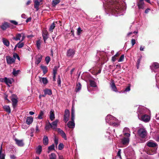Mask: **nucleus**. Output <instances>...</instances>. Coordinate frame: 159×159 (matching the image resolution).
Here are the masks:
<instances>
[{
    "label": "nucleus",
    "mask_w": 159,
    "mask_h": 159,
    "mask_svg": "<svg viewBox=\"0 0 159 159\" xmlns=\"http://www.w3.org/2000/svg\"><path fill=\"white\" fill-rule=\"evenodd\" d=\"M48 153H49L50 151H51L52 150H54V144H52L51 146H49L48 147Z\"/></svg>",
    "instance_id": "79ce46f5"
},
{
    "label": "nucleus",
    "mask_w": 159,
    "mask_h": 159,
    "mask_svg": "<svg viewBox=\"0 0 159 159\" xmlns=\"http://www.w3.org/2000/svg\"><path fill=\"white\" fill-rule=\"evenodd\" d=\"M41 41L40 40L37 41L36 44L38 49H39L40 48Z\"/></svg>",
    "instance_id": "c03bdc74"
},
{
    "label": "nucleus",
    "mask_w": 159,
    "mask_h": 159,
    "mask_svg": "<svg viewBox=\"0 0 159 159\" xmlns=\"http://www.w3.org/2000/svg\"><path fill=\"white\" fill-rule=\"evenodd\" d=\"M147 109L146 108L142 106H140L138 107L137 113L138 118H142V117H146V119H149V116L148 115L144 114L146 112Z\"/></svg>",
    "instance_id": "20e7f679"
},
{
    "label": "nucleus",
    "mask_w": 159,
    "mask_h": 159,
    "mask_svg": "<svg viewBox=\"0 0 159 159\" xmlns=\"http://www.w3.org/2000/svg\"><path fill=\"white\" fill-rule=\"evenodd\" d=\"M19 71L20 70H16L15 69H14L13 70L12 74L14 76H16L19 74Z\"/></svg>",
    "instance_id": "a19ab883"
},
{
    "label": "nucleus",
    "mask_w": 159,
    "mask_h": 159,
    "mask_svg": "<svg viewBox=\"0 0 159 159\" xmlns=\"http://www.w3.org/2000/svg\"><path fill=\"white\" fill-rule=\"evenodd\" d=\"M2 41L3 44L7 47H8L10 45L9 41L6 39L3 38L2 39Z\"/></svg>",
    "instance_id": "bb28decb"
},
{
    "label": "nucleus",
    "mask_w": 159,
    "mask_h": 159,
    "mask_svg": "<svg viewBox=\"0 0 159 159\" xmlns=\"http://www.w3.org/2000/svg\"><path fill=\"white\" fill-rule=\"evenodd\" d=\"M64 148V145L62 143H60L58 145V148L59 150H61Z\"/></svg>",
    "instance_id": "5fc2aeb1"
},
{
    "label": "nucleus",
    "mask_w": 159,
    "mask_h": 159,
    "mask_svg": "<svg viewBox=\"0 0 159 159\" xmlns=\"http://www.w3.org/2000/svg\"><path fill=\"white\" fill-rule=\"evenodd\" d=\"M121 142L123 144H127L129 142V139L127 138H124L122 139Z\"/></svg>",
    "instance_id": "c756f323"
},
{
    "label": "nucleus",
    "mask_w": 159,
    "mask_h": 159,
    "mask_svg": "<svg viewBox=\"0 0 159 159\" xmlns=\"http://www.w3.org/2000/svg\"><path fill=\"white\" fill-rule=\"evenodd\" d=\"M117 155L118 157H119L120 159H122L121 156V149H119L117 153Z\"/></svg>",
    "instance_id": "13d9d810"
},
{
    "label": "nucleus",
    "mask_w": 159,
    "mask_h": 159,
    "mask_svg": "<svg viewBox=\"0 0 159 159\" xmlns=\"http://www.w3.org/2000/svg\"><path fill=\"white\" fill-rule=\"evenodd\" d=\"M11 100L12 102V105L14 108H15L17 104L18 100L16 98H13L11 99Z\"/></svg>",
    "instance_id": "a878e982"
},
{
    "label": "nucleus",
    "mask_w": 159,
    "mask_h": 159,
    "mask_svg": "<svg viewBox=\"0 0 159 159\" xmlns=\"http://www.w3.org/2000/svg\"><path fill=\"white\" fill-rule=\"evenodd\" d=\"M125 56L124 54L122 55L120 57V58L119 59V60H118V62H122L123 61L124 59Z\"/></svg>",
    "instance_id": "4d7b16f0"
},
{
    "label": "nucleus",
    "mask_w": 159,
    "mask_h": 159,
    "mask_svg": "<svg viewBox=\"0 0 159 159\" xmlns=\"http://www.w3.org/2000/svg\"><path fill=\"white\" fill-rule=\"evenodd\" d=\"M81 31L82 30H81L80 28L79 27L78 28L77 31V34L78 35H79L80 34Z\"/></svg>",
    "instance_id": "69168bd1"
},
{
    "label": "nucleus",
    "mask_w": 159,
    "mask_h": 159,
    "mask_svg": "<svg viewBox=\"0 0 159 159\" xmlns=\"http://www.w3.org/2000/svg\"><path fill=\"white\" fill-rule=\"evenodd\" d=\"M3 108L7 112L9 113H11L10 108L9 106L5 105L3 107Z\"/></svg>",
    "instance_id": "c9c22d12"
},
{
    "label": "nucleus",
    "mask_w": 159,
    "mask_h": 159,
    "mask_svg": "<svg viewBox=\"0 0 159 159\" xmlns=\"http://www.w3.org/2000/svg\"><path fill=\"white\" fill-rule=\"evenodd\" d=\"M75 53L74 50L73 49H70L68 50L67 52V56L70 57H73Z\"/></svg>",
    "instance_id": "2eb2a0df"
},
{
    "label": "nucleus",
    "mask_w": 159,
    "mask_h": 159,
    "mask_svg": "<svg viewBox=\"0 0 159 159\" xmlns=\"http://www.w3.org/2000/svg\"><path fill=\"white\" fill-rule=\"evenodd\" d=\"M138 7L139 9H143L144 8V5L143 0H139L138 2Z\"/></svg>",
    "instance_id": "a211bd4d"
},
{
    "label": "nucleus",
    "mask_w": 159,
    "mask_h": 159,
    "mask_svg": "<svg viewBox=\"0 0 159 159\" xmlns=\"http://www.w3.org/2000/svg\"><path fill=\"white\" fill-rule=\"evenodd\" d=\"M70 111L68 109H66L64 115L63 120L65 123H66L69 120L70 117Z\"/></svg>",
    "instance_id": "0eeeda50"
},
{
    "label": "nucleus",
    "mask_w": 159,
    "mask_h": 159,
    "mask_svg": "<svg viewBox=\"0 0 159 159\" xmlns=\"http://www.w3.org/2000/svg\"><path fill=\"white\" fill-rule=\"evenodd\" d=\"M137 134L140 138L145 139L147 135V132L144 127L141 125L138 127Z\"/></svg>",
    "instance_id": "7ed1b4c3"
},
{
    "label": "nucleus",
    "mask_w": 159,
    "mask_h": 159,
    "mask_svg": "<svg viewBox=\"0 0 159 159\" xmlns=\"http://www.w3.org/2000/svg\"><path fill=\"white\" fill-rule=\"evenodd\" d=\"M129 132V128L127 127H125L124 128L123 130V133H128V132Z\"/></svg>",
    "instance_id": "bf43d9fd"
},
{
    "label": "nucleus",
    "mask_w": 159,
    "mask_h": 159,
    "mask_svg": "<svg viewBox=\"0 0 159 159\" xmlns=\"http://www.w3.org/2000/svg\"><path fill=\"white\" fill-rule=\"evenodd\" d=\"M60 2V0H53L52 2V5L53 6L55 7Z\"/></svg>",
    "instance_id": "e433bc0d"
},
{
    "label": "nucleus",
    "mask_w": 159,
    "mask_h": 159,
    "mask_svg": "<svg viewBox=\"0 0 159 159\" xmlns=\"http://www.w3.org/2000/svg\"><path fill=\"white\" fill-rule=\"evenodd\" d=\"M50 57L49 56H47L45 57V61L47 64H48L50 61Z\"/></svg>",
    "instance_id": "603ef678"
},
{
    "label": "nucleus",
    "mask_w": 159,
    "mask_h": 159,
    "mask_svg": "<svg viewBox=\"0 0 159 159\" xmlns=\"http://www.w3.org/2000/svg\"><path fill=\"white\" fill-rule=\"evenodd\" d=\"M42 151V147L41 145H39L36 149V152L40 154Z\"/></svg>",
    "instance_id": "2f4dec72"
},
{
    "label": "nucleus",
    "mask_w": 159,
    "mask_h": 159,
    "mask_svg": "<svg viewBox=\"0 0 159 159\" xmlns=\"http://www.w3.org/2000/svg\"><path fill=\"white\" fill-rule=\"evenodd\" d=\"M21 34V35H22V36H21V41H22L25 39V34L23 33H22Z\"/></svg>",
    "instance_id": "774afa93"
},
{
    "label": "nucleus",
    "mask_w": 159,
    "mask_h": 159,
    "mask_svg": "<svg viewBox=\"0 0 159 159\" xmlns=\"http://www.w3.org/2000/svg\"><path fill=\"white\" fill-rule=\"evenodd\" d=\"M57 130L58 132L60 134L62 137L65 140H67V138L66 135L64 131L59 128H57Z\"/></svg>",
    "instance_id": "9b49d317"
},
{
    "label": "nucleus",
    "mask_w": 159,
    "mask_h": 159,
    "mask_svg": "<svg viewBox=\"0 0 159 159\" xmlns=\"http://www.w3.org/2000/svg\"><path fill=\"white\" fill-rule=\"evenodd\" d=\"M50 128H52L50 122L46 124L45 126V129L46 130H49Z\"/></svg>",
    "instance_id": "de8ad7c7"
},
{
    "label": "nucleus",
    "mask_w": 159,
    "mask_h": 159,
    "mask_svg": "<svg viewBox=\"0 0 159 159\" xmlns=\"http://www.w3.org/2000/svg\"><path fill=\"white\" fill-rule=\"evenodd\" d=\"M112 127L109 128V129L107 130V131L106 132V134L105 136L106 137H109V135L111 134H112L115 132V129H113V130H110V129H111Z\"/></svg>",
    "instance_id": "f3484780"
},
{
    "label": "nucleus",
    "mask_w": 159,
    "mask_h": 159,
    "mask_svg": "<svg viewBox=\"0 0 159 159\" xmlns=\"http://www.w3.org/2000/svg\"><path fill=\"white\" fill-rule=\"evenodd\" d=\"M16 143L19 147H23L24 145V143L23 140H19L16 138L14 139Z\"/></svg>",
    "instance_id": "4468645a"
},
{
    "label": "nucleus",
    "mask_w": 159,
    "mask_h": 159,
    "mask_svg": "<svg viewBox=\"0 0 159 159\" xmlns=\"http://www.w3.org/2000/svg\"><path fill=\"white\" fill-rule=\"evenodd\" d=\"M58 120H55L52 122L51 123H50L52 128L54 129H55L57 127V124L58 122Z\"/></svg>",
    "instance_id": "6ab92c4d"
},
{
    "label": "nucleus",
    "mask_w": 159,
    "mask_h": 159,
    "mask_svg": "<svg viewBox=\"0 0 159 159\" xmlns=\"http://www.w3.org/2000/svg\"><path fill=\"white\" fill-rule=\"evenodd\" d=\"M42 56L41 55H38L36 56L35 63L36 65H38L41 61Z\"/></svg>",
    "instance_id": "dca6fc26"
},
{
    "label": "nucleus",
    "mask_w": 159,
    "mask_h": 159,
    "mask_svg": "<svg viewBox=\"0 0 159 159\" xmlns=\"http://www.w3.org/2000/svg\"><path fill=\"white\" fill-rule=\"evenodd\" d=\"M142 117V118H138L140 120H142V121H143L145 122H148L149 121V120H150V117L149 116V119H146V118H147L146 117Z\"/></svg>",
    "instance_id": "4c0bfd02"
},
{
    "label": "nucleus",
    "mask_w": 159,
    "mask_h": 159,
    "mask_svg": "<svg viewBox=\"0 0 159 159\" xmlns=\"http://www.w3.org/2000/svg\"><path fill=\"white\" fill-rule=\"evenodd\" d=\"M131 42L132 46H134L136 43L135 40L134 39H132Z\"/></svg>",
    "instance_id": "338daca9"
},
{
    "label": "nucleus",
    "mask_w": 159,
    "mask_h": 159,
    "mask_svg": "<svg viewBox=\"0 0 159 159\" xmlns=\"http://www.w3.org/2000/svg\"><path fill=\"white\" fill-rule=\"evenodd\" d=\"M75 117H74L73 119H72V117H71V120L69 121L67 123V125L68 127L71 129H74L75 127Z\"/></svg>",
    "instance_id": "6e6552de"
},
{
    "label": "nucleus",
    "mask_w": 159,
    "mask_h": 159,
    "mask_svg": "<svg viewBox=\"0 0 159 159\" xmlns=\"http://www.w3.org/2000/svg\"><path fill=\"white\" fill-rule=\"evenodd\" d=\"M43 92L49 96H51L52 94V90L50 89H46L43 90Z\"/></svg>",
    "instance_id": "393cba45"
},
{
    "label": "nucleus",
    "mask_w": 159,
    "mask_h": 159,
    "mask_svg": "<svg viewBox=\"0 0 159 159\" xmlns=\"http://www.w3.org/2000/svg\"><path fill=\"white\" fill-rule=\"evenodd\" d=\"M43 0H34V6L36 10L38 11L39 9V7L40 5V2L42 1Z\"/></svg>",
    "instance_id": "f8f14e48"
},
{
    "label": "nucleus",
    "mask_w": 159,
    "mask_h": 159,
    "mask_svg": "<svg viewBox=\"0 0 159 159\" xmlns=\"http://www.w3.org/2000/svg\"><path fill=\"white\" fill-rule=\"evenodd\" d=\"M152 72L156 73L159 71V64L157 62H154L150 66Z\"/></svg>",
    "instance_id": "39448f33"
},
{
    "label": "nucleus",
    "mask_w": 159,
    "mask_h": 159,
    "mask_svg": "<svg viewBox=\"0 0 159 159\" xmlns=\"http://www.w3.org/2000/svg\"><path fill=\"white\" fill-rule=\"evenodd\" d=\"M10 26V24L7 22H4L0 25V28L3 30H6Z\"/></svg>",
    "instance_id": "9d476101"
},
{
    "label": "nucleus",
    "mask_w": 159,
    "mask_h": 159,
    "mask_svg": "<svg viewBox=\"0 0 159 159\" xmlns=\"http://www.w3.org/2000/svg\"><path fill=\"white\" fill-rule=\"evenodd\" d=\"M44 114L43 112L42 111H40L39 114L38 116V118L39 119H42L43 118V116Z\"/></svg>",
    "instance_id": "49530a36"
},
{
    "label": "nucleus",
    "mask_w": 159,
    "mask_h": 159,
    "mask_svg": "<svg viewBox=\"0 0 159 159\" xmlns=\"http://www.w3.org/2000/svg\"><path fill=\"white\" fill-rule=\"evenodd\" d=\"M7 63L8 64H11L15 62V58L9 56H7L6 57Z\"/></svg>",
    "instance_id": "1a4fd4ad"
},
{
    "label": "nucleus",
    "mask_w": 159,
    "mask_h": 159,
    "mask_svg": "<svg viewBox=\"0 0 159 159\" xmlns=\"http://www.w3.org/2000/svg\"><path fill=\"white\" fill-rule=\"evenodd\" d=\"M13 57L15 58V60L17 58L19 61L20 60V57L17 53H14L13 54Z\"/></svg>",
    "instance_id": "3c124183"
},
{
    "label": "nucleus",
    "mask_w": 159,
    "mask_h": 159,
    "mask_svg": "<svg viewBox=\"0 0 159 159\" xmlns=\"http://www.w3.org/2000/svg\"><path fill=\"white\" fill-rule=\"evenodd\" d=\"M110 85L113 91L115 92H117L118 91L117 88L113 81H111L110 84Z\"/></svg>",
    "instance_id": "aec40b11"
},
{
    "label": "nucleus",
    "mask_w": 159,
    "mask_h": 159,
    "mask_svg": "<svg viewBox=\"0 0 159 159\" xmlns=\"http://www.w3.org/2000/svg\"><path fill=\"white\" fill-rule=\"evenodd\" d=\"M5 83L7 85L9 84H11L12 83L11 79L5 77Z\"/></svg>",
    "instance_id": "473e14b6"
},
{
    "label": "nucleus",
    "mask_w": 159,
    "mask_h": 159,
    "mask_svg": "<svg viewBox=\"0 0 159 159\" xmlns=\"http://www.w3.org/2000/svg\"><path fill=\"white\" fill-rule=\"evenodd\" d=\"M119 54L118 52H117L114 56L112 57V60L113 61L115 62L116 60V57L118 56Z\"/></svg>",
    "instance_id": "a18cd8bd"
},
{
    "label": "nucleus",
    "mask_w": 159,
    "mask_h": 159,
    "mask_svg": "<svg viewBox=\"0 0 159 159\" xmlns=\"http://www.w3.org/2000/svg\"><path fill=\"white\" fill-rule=\"evenodd\" d=\"M40 82H42L45 85L47 84L48 83V80L46 78H41L40 80Z\"/></svg>",
    "instance_id": "f704fd0d"
},
{
    "label": "nucleus",
    "mask_w": 159,
    "mask_h": 159,
    "mask_svg": "<svg viewBox=\"0 0 159 159\" xmlns=\"http://www.w3.org/2000/svg\"><path fill=\"white\" fill-rule=\"evenodd\" d=\"M42 35L44 41L46 43V41L49 38V34L48 31L45 30L43 31Z\"/></svg>",
    "instance_id": "ddd939ff"
},
{
    "label": "nucleus",
    "mask_w": 159,
    "mask_h": 159,
    "mask_svg": "<svg viewBox=\"0 0 159 159\" xmlns=\"http://www.w3.org/2000/svg\"><path fill=\"white\" fill-rule=\"evenodd\" d=\"M50 159H56V155L54 153H52L50 156Z\"/></svg>",
    "instance_id": "864d4df0"
},
{
    "label": "nucleus",
    "mask_w": 159,
    "mask_h": 159,
    "mask_svg": "<svg viewBox=\"0 0 159 159\" xmlns=\"http://www.w3.org/2000/svg\"><path fill=\"white\" fill-rule=\"evenodd\" d=\"M43 144L45 145H47L48 144V137L46 136H44L43 139Z\"/></svg>",
    "instance_id": "c85d7f7f"
},
{
    "label": "nucleus",
    "mask_w": 159,
    "mask_h": 159,
    "mask_svg": "<svg viewBox=\"0 0 159 159\" xmlns=\"http://www.w3.org/2000/svg\"><path fill=\"white\" fill-rule=\"evenodd\" d=\"M33 120V119L32 116H29L27 118L26 122L27 124L30 125L32 123Z\"/></svg>",
    "instance_id": "412c9836"
},
{
    "label": "nucleus",
    "mask_w": 159,
    "mask_h": 159,
    "mask_svg": "<svg viewBox=\"0 0 159 159\" xmlns=\"http://www.w3.org/2000/svg\"><path fill=\"white\" fill-rule=\"evenodd\" d=\"M130 90V86H128L126 88H125V92H129V91Z\"/></svg>",
    "instance_id": "680f3d73"
},
{
    "label": "nucleus",
    "mask_w": 159,
    "mask_h": 159,
    "mask_svg": "<svg viewBox=\"0 0 159 159\" xmlns=\"http://www.w3.org/2000/svg\"><path fill=\"white\" fill-rule=\"evenodd\" d=\"M2 147L0 151V159H5V155L4 154L2 153Z\"/></svg>",
    "instance_id": "6e6d98bb"
},
{
    "label": "nucleus",
    "mask_w": 159,
    "mask_h": 159,
    "mask_svg": "<svg viewBox=\"0 0 159 159\" xmlns=\"http://www.w3.org/2000/svg\"><path fill=\"white\" fill-rule=\"evenodd\" d=\"M21 41L19 42L18 43H17L16 44V46H17L18 48H22L24 45V43H21Z\"/></svg>",
    "instance_id": "37998d69"
},
{
    "label": "nucleus",
    "mask_w": 159,
    "mask_h": 159,
    "mask_svg": "<svg viewBox=\"0 0 159 159\" xmlns=\"http://www.w3.org/2000/svg\"><path fill=\"white\" fill-rule=\"evenodd\" d=\"M40 68L43 70L44 74H45L48 72V69L46 66L41 65Z\"/></svg>",
    "instance_id": "cd10ccee"
},
{
    "label": "nucleus",
    "mask_w": 159,
    "mask_h": 159,
    "mask_svg": "<svg viewBox=\"0 0 159 159\" xmlns=\"http://www.w3.org/2000/svg\"><path fill=\"white\" fill-rule=\"evenodd\" d=\"M71 117H72L73 119L74 117H75V111L73 107H72L71 109Z\"/></svg>",
    "instance_id": "09e8293b"
},
{
    "label": "nucleus",
    "mask_w": 159,
    "mask_h": 159,
    "mask_svg": "<svg viewBox=\"0 0 159 159\" xmlns=\"http://www.w3.org/2000/svg\"><path fill=\"white\" fill-rule=\"evenodd\" d=\"M147 145L148 146L151 147H155L157 146L156 143L151 141L148 142L147 143Z\"/></svg>",
    "instance_id": "b1692460"
},
{
    "label": "nucleus",
    "mask_w": 159,
    "mask_h": 159,
    "mask_svg": "<svg viewBox=\"0 0 159 159\" xmlns=\"http://www.w3.org/2000/svg\"><path fill=\"white\" fill-rule=\"evenodd\" d=\"M89 82L90 83V85L91 87H96L97 86L96 83L93 80H89Z\"/></svg>",
    "instance_id": "72a5a7b5"
},
{
    "label": "nucleus",
    "mask_w": 159,
    "mask_h": 159,
    "mask_svg": "<svg viewBox=\"0 0 159 159\" xmlns=\"http://www.w3.org/2000/svg\"><path fill=\"white\" fill-rule=\"evenodd\" d=\"M156 82L157 83L159 82V74H157L156 76Z\"/></svg>",
    "instance_id": "052dcab7"
},
{
    "label": "nucleus",
    "mask_w": 159,
    "mask_h": 159,
    "mask_svg": "<svg viewBox=\"0 0 159 159\" xmlns=\"http://www.w3.org/2000/svg\"><path fill=\"white\" fill-rule=\"evenodd\" d=\"M142 59L141 57H140L137 60L136 62V66L137 69H139V64Z\"/></svg>",
    "instance_id": "ea45409f"
},
{
    "label": "nucleus",
    "mask_w": 159,
    "mask_h": 159,
    "mask_svg": "<svg viewBox=\"0 0 159 159\" xmlns=\"http://www.w3.org/2000/svg\"><path fill=\"white\" fill-rule=\"evenodd\" d=\"M125 152L126 155L129 157L131 156L134 159V151L133 149L131 148H126L125 151Z\"/></svg>",
    "instance_id": "423d86ee"
},
{
    "label": "nucleus",
    "mask_w": 159,
    "mask_h": 159,
    "mask_svg": "<svg viewBox=\"0 0 159 159\" xmlns=\"http://www.w3.org/2000/svg\"><path fill=\"white\" fill-rule=\"evenodd\" d=\"M10 22L12 24H14L15 25H18V22L16 21L13 20H11L10 21Z\"/></svg>",
    "instance_id": "0e129e2a"
},
{
    "label": "nucleus",
    "mask_w": 159,
    "mask_h": 159,
    "mask_svg": "<svg viewBox=\"0 0 159 159\" xmlns=\"http://www.w3.org/2000/svg\"><path fill=\"white\" fill-rule=\"evenodd\" d=\"M22 36L21 34L18 33L16 34V36L13 37L12 39L15 41L20 40Z\"/></svg>",
    "instance_id": "5701e85b"
},
{
    "label": "nucleus",
    "mask_w": 159,
    "mask_h": 159,
    "mask_svg": "<svg viewBox=\"0 0 159 159\" xmlns=\"http://www.w3.org/2000/svg\"><path fill=\"white\" fill-rule=\"evenodd\" d=\"M55 118V115L54 113V111H53L52 110L50 112V119L52 121L53 120H54Z\"/></svg>",
    "instance_id": "7c9ffc66"
},
{
    "label": "nucleus",
    "mask_w": 159,
    "mask_h": 159,
    "mask_svg": "<svg viewBox=\"0 0 159 159\" xmlns=\"http://www.w3.org/2000/svg\"><path fill=\"white\" fill-rule=\"evenodd\" d=\"M54 143H55V144H56V146L57 147V145L58 143V139L55 138L54 139Z\"/></svg>",
    "instance_id": "e2e57ef3"
},
{
    "label": "nucleus",
    "mask_w": 159,
    "mask_h": 159,
    "mask_svg": "<svg viewBox=\"0 0 159 159\" xmlns=\"http://www.w3.org/2000/svg\"><path fill=\"white\" fill-rule=\"evenodd\" d=\"M106 122L114 127H117L120 125L119 120L111 115H108L105 118Z\"/></svg>",
    "instance_id": "f03ea898"
},
{
    "label": "nucleus",
    "mask_w": 159,
    "mask_h": 159,
    "mask_svg": "<svg viewBox=\"0 0 159 159\" xmlns=\"http://www.w3.org/2000/svg\"><path fill=\"white\" fill-rule=\"evenodd\" d=\"M61 78H60V76L59 75H58V78L57 80V83L58 84V86L59 87L61 86Z\"/></svg>",
    "instance_id": "8fccbe9b"
},
{
    "label": "nucleus",
    "mask_w": 159,
    "mask_h": 159,
    "mask_svg": "<svg viewBox=\"0 0 159 159\" xmlns=\"http://www.w3.org/2000/svg\"><path fill=\"white\" fill-rule=\"evenodd\" d=\"M55 27V24L54 23H53L50 25L49 30L50 31L52 32L53 31V30L54 29Z\"/></svg>",
    "instance_id": "58836bf2"
},
{
    "label": "nucleus",
    "mask_w": 159,
    "mask_h": 159,
    "mask_svg": "<svg viewBox=\"0 0 159 159\" xmlns=\"http://www.w3.org/2000/svg\"><path fill=\"white\" fill-rule=\"evenodd\" d=\"M81 89V85L80 83L78 82L75 88V92L77 93L80 91Z\"/></svg>",
    "instance_id": "4be33fe9"
},
{
    "label": "nucleus",
    "mask_w": 159,
    "mask_h": 159,
    "mask_svg": "<svg viewBox=\"0 0 159 159\" xmlns=\"http://www.w3.org/2000/svg\"><path fill=\"white\" fill-rule=\"evenodd\" d=\"M106 12L116 16L123 15L125 13L124 5L122 0H102Z\"/></svg>",
    "instance_id": "f257e3e1"
}]
</instances>
